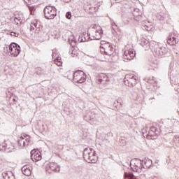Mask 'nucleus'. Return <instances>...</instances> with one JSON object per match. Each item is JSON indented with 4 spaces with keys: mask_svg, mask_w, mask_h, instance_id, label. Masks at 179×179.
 I'll use <instances>...</instances> for the list:
<instances>
[{
    "mask_svg": "<svg viewBox=\"0 0 179 179\" xmlns=\"http://www.w3.org/2000/svg\"><path fill=\"white\" fill-rule=\"evenodd\" d=\"M152 82H155V80H152Z\"/></svg>",
    "mask_w": 179,
    "mask_h": 179,
    "instance_id": "42",
    "label": "nucleus"
},
{
    "mask_svg": "<svg viewBox=\"0 0 179 179\" xmlns=\"http://www.w3.org/2000/svg\"><path fill=\"white\" fill-rule=\"evenodd\" d=\"M92 37L93 38L91 40H101V37H103V29H101V27L95 25V27L92 29Z\"/></svg>",
    "mask_w": 179,
    "mask_h": 179,
    "instance_id": "9",
    "label": "nucleus"
},
{
    "mask_svg": "<svg viewBox=\"0 0 179 179\" xmlns=\"http://www.w3.org/2000/svg\"><path fill=\"white\" fill-rule=\"evenodd\" d=\"M83 157L88 163H96L97 162V155L96 151L92 148H85L83 152Z\"/></svg>",
    "mask_w": 179,
    "mask_h": 179,
    "instance_id": "1",
    "label": "nucleus"
},
{
    "mask_svg": "<svg viewBox=\"0 0 179 179\" xmlns=\"http://www.w3.org/2000/svg\"><path fill=\"white\" fill-rule=\"evenodd\" d=\"M8 52H10L11 57H17L20 54V45L16 43H12L8 46Z\"/></svg>",
    "mask_w": 179,
    "mask_h": 179,
    "instance_id": "10",
    "label": "nucleus"
},
{
    "mask_svg": "<svg viewBox=\"0 0 179 179\" xmlns=\"http://www.w3.org/2000/svg\"><path fill=\"white\" fill-rule=\"evenodd\" d=\"M174 142H178L179 143V136L176 135L175 136L174 138H173Z\"/></svg>",
    "mask_w": 179,
    "mask_h": 179,
    "instance_id": "36",
    "label": "nucleus"
},
{
    "mask_svg": "<svg viewBox=\"0 0 179 179\" xmlns=\"http://www.w3.org/2000/svg\"><path fill=\"white\" fill-rule=\"evenodd\" d=\"M35 0H24V1L25 2V3H27V5H31L34 3Z\"/></svg>",
    "mask_w": 179,
    "mask_h": 179,
    "instance_id": "32",
    "label": "nucleus"
},
{
    "mask_svg": "<svg viewBox=\"0 0 179 179\" xmlns=\"http://www.w3.org/2000/svg\"><path fill=\"white\" fill-rule=\"evenodd\" d=\"M136 10H139V9H136Z\"/></svg>",
    "mask_w": 179,
    "mask_h": 179,
    "instance_id": "41",
    "label": "nucleus"
},
{
    "mask_svg": "<svg viewBox=\"0 0 179 179\" xmlns=\"http://www.w3.org/2000/svg\"><path fill=\"white\" fill-rule=\"evenodd\" d=\"M144 134H145V133L143 131V135H144Z\"/></svg>",
    "mask_w": 179,
    "mask_h": 179,
    "instance_id": "43",
    "label": "nucleus"
},
{
    "mask_svg": "<svg viewBox=\"0 0 179 179\" xmlns=\"http://www.w3.org/2000/svg\"><path fill=\"white\" fill-rule=\"evenodd\" d=\"M124 53H123V59L124 61H131L133 58H135L136 55V52H135V50L130 48V49H124Z\"/></svg>",
    "mask_w": 179,
    "mask_h": 179,
    "instance_id": "12",
    "label": "nucleus"
},
{
    "mask_svg": "<svg viewBox=\"0 0 179 179\" xmlns=\"http://www.w3.org/2000/svg\"><path fill=\"white\" fill-rule=\"evenodd\" d=\"M155 44H156V42L153 41H149V40L145 38H142L141 41V45L143 47L145 51H148V50H150L153 48Z\"/></svg>",
    "mask_w": 179,
    "mask_h": 179,
    "instance_id": "14",
    "label": "nucleus"
},
{
    "mask_svg": "<svg viewBox=\"0 0 179 179\" xmlns=\"http://www.w3.org/2000/svg\"><path fill=\"white\" fill-rule=\"evenodd\" d=\"M178 36L174 34H171L169 36L167 43L169 44V45H176V44H178Z\"/></svg>",
    "mask_w": 179,
    "mask_h": 179,
    "instance_id": "15",
    "label": "nucleus"
},
{
    "mask_svg": "<svg viewBox=\"0 0 179 179\" xmlns=\"http://www.w3.org/2000/svg\"><path fill=\"white\" fill-rule=\"evenodd\" d=\"M124 178L139 179L138 178V177L135 176L132 173H127V172H124Z\"/></svg>",
    "mask_w": 179,
    "mask_h": 179,
    "instance_id": "24",
    "label": "nucleus"
},
{
    "mask_svg": "<svg viewBox=\"0 0 179 179\" xmlns=\"http://www.w3.org/2000/svg\"><path fill=\"white\" fill-rule=\"evenodd\" d=\"M66 19H71V17H72V13L71 12H67L66 14Z\"/></svg>",
    "mask_w": 179,
    "mask_h": 179,
    "instance_id": "33",
    "label": "nucleus"
},
{
    "mask_svg": "<svg viewBox=\"0 0 179 179\" xmlns=\"http://www.w3.org/2000/svg\"><path fill=\"white\" fill-rule=\"evenodd\" d=\"M134 171L136 173H141L142 171V169H143V165L142 164V160H138L134 163V166H131Z\"/></svg>",
    "mask_w": 179,
    "mask_h": 179,
    "instance_id": "16",
    "label": "nucleus"
},
{
    "mask_svg": "<svg viewBox=\"0 0 179 179\" xmlns=\"http://www.w3.org/2000/svg\"><path fill=\"white\" fill-rule=\"evenodd\" d=\"M12 152L13 150V146L10 147L6 142L0 143V152Z\"/></svg>",
    "mask_w": 179,
    "mask_h": 179,
    "instance_id": "17",
    "label": "nucleus"
},
{
    "mask_svg": "<svg viewBox=\"0 0 179 179\" xmlns=\"http://www.w3.org/2000/svg\"><path fill=\"white\" fill-rule=\"evenodd\" d=\"M17 146L20 149H24V148H29V146H31L30 136L25 134L22 135L17 141Z\"/></svg>",
    "mask_w": 179,
    "mask_h": 179,
    "instance_id": "4",
    "label": "nucleus"
},
{
    "mask_svg": "<svg viewBox=\"0 0 179 179\" xmlns=\"http://www.w3.org/2000/svg\"><path fill=\"white\" fill-rule=\"evenodd\" d=\"M150 83H153V81H150Z\"/></svg>",
    "mask_w": 179,
    "mask_h": 179,
    "instance_id": "39",
    "label": "nucleus"
},
{
    "mask_svg": "<svg viewBox=\"0 0 179 179\" xmlns=\"http://www.w3.org/2000/svg\"><path fill=\"white\" fill-rule=\"evenodd\" d=\"M166 13L164 12H160L159 13H157V19L158 20H164L166 19Z\"/></svg>",
    "mask_w": 179,
    "mask_h": 179,
    "instance_id": "25",
    "label": "nucleus"
},
{
    "mask_svg": "<svg viewBox=\"0 0 179 179\" xmlns=\"http://www.w3.org/2000/svg\"><path fill=\"white\" fill-rule=\"evenodd\" d=\"M114 24H115V26H117L115 22L112 23V29H114Z\"/></svg>",
    "mask_w": 179,
    "mask_h": 179,
    "instance_id": "38",
    "label": "nucleus"
},
{
    "mask_svg": "<svg viewBox=\"0 0 179 179\" xmlns=\"http://www.w3.org/2000/svg\"><path fill=\"white\" fill-rule=\"evenodd\" d=\"M54 59H55V62L58 66H61L62 65V59H61V57L57 56Z\"/></svg>",
    "mask_w": 179,
    "mask_h": 179,
    "instance_id": "27",
    "label": "nucleus"
},
{
    "mask_svg": "<svg viewBox=\"0 0 179 179\" xmlns=\"http://www.w3.org/2000/svg\"><path fill=\"white\" fill-rule=\"evenodd\" d=\"M143 30H147V31H150L153 29V25L150 24H145L143 25Z\"/></svg>",
    "mask_w": 179,
    "mask_h": 179,
    "instance_id": "26",
    "label": "nucleus"
},
{
    "mask_svg": "<svg viewBox=\"0 0 179 179\" xmlns=\"http://www.w3.org/2000/svg\"><path fill=\"white\" fill-rule=\"evenodd\" d=\"M29 30L30 31H33L34 33H38L43 29V25H41V22L38 20H34L29 24Z\"/></svg>",
    "mask_w": 179,
    "mask_h": 179,
    "instance_id": "8",
    "label": "nucleus"
},
{
    "mask_svg": "<svg viewBox=\"0 0 179 179\" xmlns=\"http://www.w3.org/2000/svg\"><path fill=\"white\" fill-rule=\"evenodd\" d=\"M10 36H13L14 37H19V33L15 32V31H11Z\"/></svg>",
    "mask_w": 179,
    "mask_h": 179,
    "instance_id": "34",
    "label": "nucleus"
},
{
    "mask_svg": "<svg viewBox=\"0 0 179 179\" xmlns=\"http://www.w3.org/2000/svg\"><path fill=\"white\" fill-rule=\"evenodd\" d=\"M154 55L155 57H164L167 52V50L164 47L159 45V44L155 43L154 45Z\"/></svg>",
    "mask_w": 179,
    "mask_h": 179,
    "instance_id": "11",
    "label": "nucleus"
},
{
    "mask_svg": "<svg viewBox=\"0 0 179 179\" xmlns=\"http://www.w3.org/2000/svg\"><path fill=\"white\" fill-rule=\"evenodd\" d=\"M84 118L85 121H92V120H94V114L92 111H87L84 115Z\"/></svg>",
    "mask_w": 179,
    "mask_h": 179,
    "instance_id": "20",
    "label": "nucleus"
},
{
    "mask_svg": "<svg viewBox=\"0 0 179 179\" xmlns=\"http://www.w3.org/2000/svg\"><path fill=\"white\" fill-rule=\"evenodd\" d=\"M171 85H173V86H174V85H179V83H178V81H174V80L173 79H171Z\"/></svg>",
    "mask_w": 179,
    "mask_h": 179,
    "instance_id": "35",
    "label": "nucleus"
},
{
    "mask_svg": "<svg viewBox=\"0 0 179 179\" xmlns=\"http://www.w3.org/2000/svg\"><path fill=\"white\" fill-rule=\"evenodd\" d=\"M155 135H159V130L155 127H151L150 131H148V136H155Z\"/></svg>",
    "mask_w": 179,
    "mask_h": 179,
    "instance_id": "21",
    "label": "nucleus"
},
{
    "mask_svg": "<svg viewBox=\"0 0 179 179\" xmlns=\"http://www.w3.org/2000/svg\"><path fill=\"white\" fill-rule=\"evenodd\" d=\"M69 41L71 45H73L72 44V43H75V40H74V39L71 40V38H69Z\"/></svg>",
    "mask_w": 179,
    "mask_h": 179,
    "instance_id": "37",
    "label": "nucleus"
},
{
    "mask_svg": "<svg viewBox=\"0 0 179 179\" xmlns=\"http://www.w3.org/2000/svg\"><path fill=\"white\" fill-rule=\"evenodd\" d=\"M31 160H33V162H40V160H41V154L38 153V152H34L33 154H31Z\"/></svg>",
    "mask_w": 179,
    "mask_h": 179,
    "instance_id": "22",
    "label": "nucleus"
},
{
    "mask_svg": "<svg viewBox=\"0 0 179 179\" xmlns=\"http://www.w3.org/2000/svg\"><path fill=\"white\" fill-rule=\"evenodd\" d=\"M143 169H150L152 166V161L149 158H145L144 160L141 161Z\"/></svg>",
    "mask_w": 179,
    "mask_h": 179,
    "instance_id": "18",
    "label": "nucleus"
},
{
    "mask_svg": "<svg viewBox=\"0 0 179 179\" xmlns=\"http://www.w3.org/2000/svg\"><path fill=\"white\" fill-rule=\"evenodd\" d=\"M106 138H107V135L106 134H103L102 141L103 142L104 145H106V143H108V139Z\"/></svg>",
    "mask_w": 179,
    "mask_h": 179,
    "instance_id": "31",
    "label": "nucleus"
},
{
    "mask_svg": "<svg viewBox=\"0 0 179 179\" xmlns=\"http://www.w3.org/2000/svg\"><path fill=\"white\" fill-rule=\"evenodd\" d=\"M52 57L53 59L57 58V57H59L58 50H57V49H54L52 50Z\"/></svg>",
    "mask_w": 179,
    "mask_h": 179,
    "instance_id": "30",
    "label": "nucleus"
},
{
    "mask_svg": "<svg viewBox=\"0 0 179 179\" xmlns=\"http://www.w3.org/2000/svg\"><path fill=\"white\" fill-rule=\"evenodd\" d=\"M14 22L17 25L22 24L23 22V19H22L20 16H17L14 19Z\"/></svg>",
    "mask_w": 179,
    "mask_h": 179,
    "instance_id": "28",
    "label": "nucleus"
},
{
    "mask_svg": "<svg viewBox=\"0 0 179 179\" xmlns=\"http://www.w3.org/2000/svg\"><path fill=\"white\" fill-rule=\"evenodd\" d=\"M113 78V74L110 73H99L97 76V82L98 83H106V82H110L111 78Z\"/></svg>",
    "mask_w": 179,
    "mask_h": 179,
    "instance_id": "13",
    "label": "nucleus"
},
{
    "mask_svg": "<svg viewBox=\"0 0 179 179\" xmlns=\"http://www.w3.org/2000/svg\"><path fill=\"white\" fill-rule=\"evenodd\" d=\"M73 80L76 83H85L86 82V74L80 70L73 73Z\"/></svg>",
    "mask_w": 179,
    "mask_h": 179,
    "instance_id": "7",
    "label": "nucleus"
},
{
    "mask_svg": "<svg viewBox=\"0 0 179 179\" xmlns=\"http://www.w3.org/2000/svg\"><path fill=\"white\" fill-rule=\"evenodd\" d=\"M43 13L45 19L51 20L57 16V8L51 6H46L43 10Z\"/></svg>",
    "mask_w": 179,
    "mask_h": 179,
    "instance_id": "5",
    "label": "nucleus"
},
{
    "mask_svg": "<svg viewBox=\"0 0 179 179\" xmlns=\"http://www.w3.org/2000/svg\"><path fill=\"white\" fill-rule=\"evenodd\" d=\"M45 169L48 174H52V173H59V165L55 162H48L45 164Z\"/></svg>",
    "mask_w": 179,
    "mask_h": 179,
    "instance_id": "6",
    "label": "nucleus"
},
{
    "mask_svg": "<svg viewBox=\"0 0 179 179\" xmlns=\"http://www.w3.org/2000/svg\"><path fill=\"white\" fill-rule=\"evenodd\" d=\"M124 85L134 87V86H136V84L138 82V76L135 73H129L127 74L124 76Z\"/></svg>",
    "mask_w": 179,
    "mask_h": 179,
    "instance_id": "2",
    "label": "nucleus"
},
{
    "mask_svg": "<svg viewBox=\"0 0 179 179\" xmlns=\"http://www.w3.org/2000/svg\"><path fill=\"white\" fill-rule=\"evenodd\" d=\"M3 179H15V176L12 172H5L3 173Z\"/></svg>",
    "mask_w": 179,
    "mask_h": 179,
    "instance_id": "23",
    "label": "nucleus"
},
{
    "mask_svg": "<svg viewBox=\"0 0 179 179\" xmlns=\"http://www.w3.org/2000/svg\"><path fill=\"white\" fill-rule=\"evenodd\" d=\"M22 172L24 176L29 177V176H31V167H29L28 166H24L22 168Z\"/></svg>",
    "mask_w": 179,
    "mask_h": 179,
    "instance_id": "19",
    "label": "nucleus"
},
{
    "mask_svg": "<svg viewBox=\"0 0 179 179\" xmlns=\"http://www.w3.org/2000/svg\"><path fill=\"white\" fill-rule=\"evenodd\" d=\"M88 36H89L90 38H91V37H90V35L88 34Z\"/></svg>",
    "mask_w": 179,
    "mask_h": 179,
    "instance_id": "40",
    "label": "nucleus"
},
{
    "mask_svg": "<svg viewBox=\"0 0 179 179\" xmlns=\"http://www.w3.org/2000/svg\"><path fill=\"white\" fill-rule=\"evenodd\" d=\"M101 52L105 55H113L114 54V48L111 43L102 41L101 42Z\"/></svg>",
    "mask_w": 179,
    "mask_h": 179,
    "instance_id": "3",
    "label": "nucleus"
},
{
    "mask_svg": "<svg viewBox=\"0 0 179 179\" xmlns=\"http://www.w3.org/2000/svg\"><path fill=\"white\" fill-rule=\"evenodd\" d=\"M157 69V63L156 62H151L150 64V67H149V70H153L155 71V69Z\"/></svg>",
    "mask_w": 179,
    "mask_h": 179,
    "instance_id": "29",
    "label": "nucleus"
}]
</instances>
